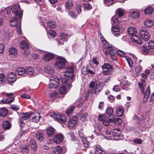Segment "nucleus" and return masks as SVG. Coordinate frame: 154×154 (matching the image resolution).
<instances>
[{"label": "nucleus", "mask_w": 154, "mask_h": 154, "mask_svg": "<svg viewBox=\"0 0 154 154\" xmlns=\"http://www.w3.org/2000/svg\"><path fill=\"white\" fill-rule=\"evenodd\" d=\"M37 140L39 142L42 141L44 139V137L42 133L40 131H38L36 134Z\"/></svg>", "instance_id": "nucleus-24"}, {"label": "nucleus", "mask_w": 154, "mask_h": 154, "mask_svg": "<svg viewBox=\"0 0 154 154\" xmlns=\"http://www.w3.org/2000/svg\"><path fill=\"white\" fill-rule=\"evenodd\" d=\"M148 47L149 49L154 48V41H150L149 42L148 44Z\"/></svg>", "instance_id": "nucleus-53"}, {"label": "nucleus", "mask_w": 154, "mask_h": 154, "mask_svg": "<svg viewBox=\"0 0 154 154\" xmlns=\"http://www.w3.org/2000/svg\"><path fill=\"white\" fill-rule=\"evenodd\" d=\"M77 118L76 116H74L70 119L68 122L69 127L72 128L74 127L77 122Z\"/></svg>", "instance_id": "nucleus-11"}, {"label": "nucleus", "mask_w": 154, "mask_h": 154, "mask_svg": "<svg viewBox=\"0 0 154 154\" xmlns=\"http://www.w3.org/2000/svg\"><path fill=\"white\" fill-rule=\"evenodd\" d=\"M130 38L132 42H134L140 45H141L142 44V40L138 35H133Z\"/></svg>", "instance_id": "nucleus-12"}, {"label": "nucleus", "mask_w": 154, "mask_h": 154, "mask_svg": "<svg viewBox=\"0 0 154 154\" xmlns=\"http://www.w3.org/2000/svg\"><path fill=\"white\" fill-rule=\"evenodd\" d=\"M73 5V3L71 2H67L66 3V7L67 9L71 8Z\"/></svg>", "instance_id": "nucleus-55"}, {"label": "nucleus", "mask_w": 154, "mask_h": 154, "mask_svg": "<svg viewBox=\"0 0 154 154\" xmlns=\"http://www.w3.org/2000/svg\"><path fill=\"white\" fill-rule=\"evenodd\" d=\"M44 70L46 73L50 75H53L54 72V68L49 66H45Z\"/></svg>", "instance_id": "nucleus-15"}, {"label": "nucleus", "mask_w": 154, "mask_h": 154, "mask_svg": "<svg viewBox=\"0 0 154 154\" xmlns=\"http://www.w3.org/2000/svg\"><path fill=\"white\" fill-rule=\"evenodd\" d=\"M131 16L134 19L138 18L140 15L139 11L137 9H132L130 11Z\"/></svg>", "instance_id": "nucleus-14"}, {"label": "nucleus", "mask_w": 154, "mask_h": 154, "mask_svg": "<svg viewBox=\"0 0 154 154\" xmlns=\"http://www.w3.org/2000/svg\"><path fill=\"white\" fill-rule=\"evenodd\" d=\"M108 100L111 102H113L115 99V97L111 95H110L108 96Z\"/></svg>", "instance_id": "nucleus-62"}, {"label": "nucleus", "mask_w": 154, "mask_h": 154, "mask_svg": "<svg viewBox=\"0 0 154 154\" xmlns=\"http://www.w3.org/2000/svg\"><path fill=\"white\" fill-rule=\"evenodd\" d=\"M54 58L53 55L50 54L48 53L45 54L43 58V60L45 62H49Z\"/></svg>", "instance_id": "nucleus-20"}, {"label": "nucleus", "mask_w": 154, "mask_h": 154, "mask_svg": "<svg viewBox=\"0 0 154 154\" xmlns=\"http://www.w3.org/2000/svg\"><path fill=\"white\" fill-rule=\"evenodd\" d=\"M123 108L122 107H120L117 108L116 110L117 116H122L123 113Z\"/></svg>", "instance_id": "nucleus-31"}, {"label": "nucleus", "mask_w": 154, "mask_h": 154, "mask_svg": "<svg viewBox=\"0 0 154 154\" xmlns=\"http://www.w3.org/2000/svg\"><path fill=\"white\" fill-rule=\"evenodd\" d=\"M9 52L11 54L15 55L17 54V51L16 48L14 47H11L9 49Z\"/></svg>", "instance_id": "nucleus-37"}, {"label": "nucleus", "mask_w": 154, "mask_h": 154, "mask_svg": "<svg viewBox=\"0 0 154 154\" xmlns=\"http://www.w3.org/2000/svg\"><path fill=\"white\" fill-rule=\"evenodd\" d=\"M8 112V109L5 107L0 108V118H3L5 117Z\"/></svg>", "instance_id": "nucleus-17"}, {"label": "nucleus", "mask_w": 154, "mask_h": 154, "mask_svg": "<svg viewBox=\"0 0 154 154\" xmlns=\"http://www.w3.org/2000/svg\"><path fill=\"white\" fill-rule=\"evenodd\" d=\"M140 34L143 39L145 41H148L150 39V36L149 34L145 30H141L140 32Z\"/></svg>", "instance_id": "nucleus-9"}, {"label": "nucleus", "mask_w": 154, "mask_h": 154, "mask_svg": "<svg viewBox=\"0 0 154 154\" xmlns=\"http://www.w3.org/2000/svg\"><path fill=\"white\" fill-rule=\"evenodd\" d=\"M136 31V29L133 27H130L128 28V33L132 35H134V34L135 33Z\"/></svg>", "instance_id": "nucleus-36"}, {"label": "nucleus", "mask_w": 154, "mask_h": 154, "mask_svg": "<svg viewBox=\"0 0 154 154\" xmlns=\"http://www.w3.org/2000/svg\"><path fill=\"white\" fill-rule=\"evenodd\" d=\"M66 60L61 57L59 56L56 59V62L54 64L55 67L58 69H62L65 67Z\"/></svg>", "instance_id": "nucleus-5"}, {"label": "nucleus", "mask_w": 154, "mask_h": 154, "mask_svg": "<svg viewBox=\"0 0 154 154\" xmlns=\"http://www.w3.org/2000/svg\"><path fill=\"white\" fill-rule=\"evenodd\" d=\"M109 120L106 118L102 122V123L103 125L105 126H107L109 124Z\"/></svg>", "instance_id": "nucleus-61"}, {"label": "nucleus", "mask_w": 154, "mask_h": 154, "mask_svg": "<svg viewBox=\"0 0 154 154\" xmlns=\"http://www.w3.org/2000/svg\"><path fill=\"white\" fill-rule=\"evenodd\" d=\"M22 152L28 153L29 152V146L28 145H23L21 147Z\"/></svg>", "instance_id": "nucleus-40"}, {"label": "nucleus", "mask_w": 154, "mask_h": 154, "mask_svg": "<svg viewBox=\"0 0 154 154\" xmlns=\"http://www.w3.org/2000/svg\"><path fill=\"white\" fill-rule=\"evenodd\" d=\"M50 83L49 85V88L50 89H56L58 86L60 80L58 79L51 77L50 79Z\"/></svg>", "instance_id": "nucleus-6"}, {"label": "nucleus", "mask_w": 154, "mask_h": 154, "mask_svg": "<svg viewBox=\"0 0 154 154\" xmlns=\"http://www.w3.org/2000/svg\"><path fill=\"white\" fill-rule=\"evenodd\" d=\"M63 139V137L62 134H58L56 135L54 138V141L57 143H59L62 141Z\"/></svg>", "instance_id": "nucleus-16"}, {"label": "nucleus", "mask_w": 154, "mask_h": 154, "mask_svg": "<svg viewBox=\"0 0 154 154\" xmlns=\"http://www.w3.org/2000/svg\"><path fill=\"white\" fill-rule=\"evenodd\" d=\"M79 135L84 146L86 148L88 147L89 146V142L87 140L85 136L82 133H79Z\"/></svg>", "instance_id": "nucleus-13"}, {"label": "nucleus", "mask_w": 154, "mask_h": 154, "mask_svg": "<svg viewBox=\"0 0 154 154\" xmlns=\"http://www.w3.org/2000/svg\"><path fill=\"white\" fill-rule=\"evenodd\" d=\"M60 38L62 39L64 42L67 41L68 38V35L66 33H62L60 34Z\"/></svg>", "instance_id": "nucleus-39"}, {"label": "nucleus", "mask_w": 154, "mask_h": 154, "mask_svg": "<svg viewBox=\"0 0 154 154\" xmlns=\"http://www.w3.org/2000/svg\"><path fill=\"white\" fill-rule=\"evenodd\" d=\"M149 51V49L147 48L146 46H143L142 49L141 50V52L143 54L146 55L148 53Z\"/></svg>", "instance_id": "nucleus-45"}, {"label": "nucleus", "mask_w": 154, "mask_h": 154, "mask_svg": "<svg viewBox=\"0 0 154 154\" xmlns=\"http://www.w3.org/2000/svg\"><path fill=\"white\" fill-rule=\"evenodd\" d=\"M10 106L11 108L14 110L17 111L19 109V106L17 105L11 104Z\"/></svg>", "instance_id": "nucleus-54"}, {"label": "nucleus", "mask_w": 154, "mask_h": 154, "mask_svg": "<svg viewBox=\"0 0 154 154\" xmlns=\"http://www.w3.org/2000/svg\"><path fill=\"white\" fill-rule=\"evenodd\" d=\"M20 45L21 48L23 50L27 49L28 48V45L27 43L24 41L21 42Z\"/></svg>", "instance_id": "nucleus-34"}, {"label": "nucleus", "mask_w": 154, "mask_h": 154, "mask_svg": "<svg viewBox=\"0 0 154 154\" xmlns=\"http://www.w3.org/2000/svg\"><path fill=\"white\" fill-rule=\"evenodd\" d=\"M117 14L119 17H121L123 15L124 12L122 9L119 8L117 10Z\"/></svg>", "instance_id": "nucleus-48"}, {"label": "nucleus", "mask_w": 154, "mask_h": 154, "mask_svg": "<svg viewBox=\"0 0 154 154\" xmlns=\"http://www.w3.org/2000/svg\"><path fill=\"white\" fill-rule=\"evenodd\" d=\"M75 108V106H70L69 107L66 112V113L67 115H69L72 112Z\"/></svg>", "instance_id": "nucleus-41"}, {"label": "nucleus", "mask_w": 154, "mask_h": 154, "mask_svg": "<svg viewBox=\"0 0 154 154\" xmlns=\"http://www.w3.org/2000/svg\"><path fill=\"white\" fill-rule=\"evenodd\" d=\"M40 115L39 113H37L35 116L33 117L32 120V122H38L40 118Z\"/></svg>", "instance_id": "nucleus-38"}, {"label": "nucleus", "mask_w": 154, "mask_h": 154, "mask_svg": "<svg viewBox=\"0 0 154 154\" xmlns=\"http://www.w3.org/2000/svg\"><path fill=\"white\" fill-rule=\"evenodd\" d=\"M8 104H9L13 102L15 100V98L13 97H10L7 98Z\"/></svg>", "instance_id": "nucleus-59"}, {"label": "nucleus", "mask_w": 154, "mask_h": 154, "mask_svg": "<svg viewBox=\"0 0 154 154\" xmlns=\"http://www.w3.org/2000/svg\"><path fill=\"white\" fill-rule=\"evenodd\" d=\"M25 69L23 68H17L15 72V74L17 75H22L26 73Z\"/></svg>", "instance_id": "nucleus-23"}, {"label": "nucleus", "mask_w": 154, "mask_h": 154, "mask_svg": "<svg viewBox=\"0 0 154 154\" xmlns=\"http://www.w3.org/2000/svg\"><path fill=\"white\" fill-rule=\"evenodd\" d=\"M114 1V0H104V2L106 6H109L116 2Z\"/></svg>", "instance_id": "nucleus-42"}, {"label": "nucleus", "mask_w": 154, "mask_h": 154, "mask_svg": "<svg viewBox=\"0 0 154 154\" xmlns=\"http://www.w3.org/2000/svg\"><path fill=\"white\" fill-rule=\"evenodd\" d=\"M56 32L53 30H51L49 32V35L51 36H55L56 35Z\"/></svg>", "instance_id": "nucleus-64"}, {"label": "nucleus", "mask_w": 154, "mask_h": 154, "mask_svg": "<svg viewBox=\"0 0 154 154\" xmlns=\"http://www.w3.org/2000/svg\"><path fill=\"white\" fill-rule=\"evenodd\" d=\"M153 11V8L149 7L147 8L145 10V13L146 14L149 15L151 14Z\"/></svg>", "instance_id": "nucleus-33"}, {"label": "nucleus", "mask_w": 154, "mask_h": 154, "mask_svg": "<svg viewBox=\"0 0 154 154\" xmlns=\"http://www.w3.org/2000/svg\"><path fill=\"white\" fill-rule=\"evenodd\" d=\"M133 141L135 143H137L138 144H140L142 142L141 139L138 138L135 139L133 140Z\"/></svg>", "instance_id": "nucleus-63"}, {"label": "nucleus", "mask_w": 154, "mask_h": 154, "mask_svg": "<svg viewBox=\"0 0 154 154\" xmlns=\"http://www.w3.org/2000/svg\"><path fill=\"white\" fill-rule=\"evenodd\" d=\"M20 114H21V118L19 119V123L20 127H22L24 125L23 120H26L28 119L31 117L32 114L22 112H21Z\"/></svg>", "instance_id": "nucleus-7"}, {"label": "nucleus", "mask_w": 154, "mask_h": 154, "mask_svg": "<svg viewBox=\"0 0 154 154\" xmlns=\"http://www.w3.org/2000/svg\"><path fill=\"white\" fill-rule=\"evenodd\" d=\"M126 59L129 66L130 67H132L133 66V62L132 60L128 57L126 58Z\"/></svg>", "instance_id": "nucleus-51"}, {"label": "nucleus", "mask_w": 154, "mask_h": 154, "mask_svg": "<svg viewBox=\"0 0 154 154\" xmlns=\"http://www.w3.org/2000/svg\"><path fill=\"white\" fill-rule=\"evenodd\" d=\"M115 124L116 125H120L122 123V120L121 119L117 118L116 119H115V120L114 121Z\"/></svg>", "instance_id": "nucleus-58"}, {"label": "nucleus", "mask_w": 154, "mask_h": 154, "mask_svg": "<svg viewBox=\"0 0 154 154\" xmlns=\"http://www.w3.org/2000/svg\"><path fill=\"white\" fill-rule=\"evenodd\" d=\"M12 11L14 17L11 19L10 23L11 26H14L17 24V21L19 20L22 18L23 11L21 10L20 5L18 4L14 5Z\"/></svg>", "instance_id": "nucleus-2"}, {"label": "nucleus", "mask_w": 154, "mask_h": 154, "mask_svg": "<svg viewBox=\"0 0 154 154\" xmlns=\"http://www.w3.org/2000/svg\"><path fill=\"white\" fill-rule=\"evenodd\" d=\"M55 129L52 127H49L46 131V133L48 136L51 137L55 133Z\"/></svg>", "instance_id": "nucleus-22"}, {"label": "nucleus", "mask_w": 154, "mask_h": 154, "mask_svg": "<svg viewBox=\"0 0 154 154\" xmlns=\"http://www.w3.org/2000/svg\"><path fill=\"white\" fill-rule=\"evenodd\" d=\"M50 116L60 123H63L66 121V116L65 115H62L60 114L53 112L50 113Z\"/></svg>", "instance_id": "nucleus-4"}, {"label": "nucleus", "mask_w": 154, "mask_h": 154, "mask_svg": "<svg viewBox=\"0 0 154 154\" xmlns=\"http://www.w3.org/2000/svg\"><path fill=\"white\" fill-rule=\"evenodd\" d=\"M74 69L73 68L69 66L66 69V71L65 72L64 75L66 77L61 78V81L63 84H65L69 88H71L72 86V83L75 80V76L74 74Z\"/></svg>", "instance_id": "nucleus-1"}, {"label": "nucleus", "mask_w": 154, "mask_h": 154, "mask_svg": "<svg viewBox=\"0 0 154 154\" xmlns=\"http://www.w3.org/2000/svg\"><path fill=\"white\" fill-rule=\"evenodd\" d=\"M142 67L140 66H138L136 67L135 70L138 76H139L140 74L142 71Z\"/></svg>", "instance_id": "nucleus-43"}, {"label": "nucleus", "mask_w": 154, "mask_h": 154, "mask_svg": "<svg viewBox=\"0 0 154 154\" xmlns=\"http://www.w3.org/2000/svg\"><path fill=\"white\" fill-rule=\"evenodd\" d=\"M3 128L5 130H8L10 129L11 124L10 122L8 121L4 122L2 124Z\"/></svg>", "instance_id": "nucleus-29"}, {"label": "nucleus", "mask_w": 154, "mask_h": 154, "mask_svg": "<svg viewBox=\"0 0 154 154\" xmlns=\"http://www.w3.org/2000/svg\"><path fill=\"white\" fill-rule=\"evenodd\" d=\"M103 69H104L103 71V73L104 75H109L112 71L113 67L109 64L105 63L102 66Z\"/></svg>", "instance_id": "nucleus-8"}, {"label": "nucleus", "mask_w": 154, "mask_h": 154, "mask_svg": "<svg viewBox=\"0 0 154 154\" xmlns=\"http://www.w3.org/2000/svg\"><path fill=\"white\" fill-rule=\"evenodd\" d=\"M30 143L31 148L34 150L36 151L38 148V146L35 140H31L30 142Z\"/></svg>", "instance_id": "nucleus-27"}, {"label": "nucleus", "mask_w": 154, "mask_h": 154, "mask_svg": "<svg viewBox=\"0 0 154 154\" xmlns=\"http://www.w3.org/2000/svg\"><path fill=\"white\" fill-rule=\"evenodd\" d=\"M108 119L111 122H114L115 120V116L113 114L109 115L108 116Z\"/></svg>", "instance_id": "nucleus-49"}, {"label": "nucleus", "mask_w": 154, "mask_h": 154, "mask_svg": "<svg viewBox=\"0 0 154 154\" xmlns=\"http://www.w3.org/2000/svg\"><path fill=\"white\" fill-rule=\"evenodd\" d=\"M95 149L96 154H105V151L101 147H96Z\"/></svg>", "instance_id": "nucleus-30"}, {"label": "nucleus", "mask_w": 154, "mask_h": 154, "mask_svg": "<svg viewBox=\"0 0 154 154\" xmlns=\"http://www.w3.org/2000/svg\"><path fill=\"white\" fill-rule=\"evenodd\" d=\"M5 75L3 73H0V84L5 82Z\"/></svg>", "instance_id": "nucleus-57"}, {"label": "nucleus", "mask_w": 154, "mask_h": 154, "mask_svg": "<svg viewBox=\"0 0 154 154\" xmlns=\"http://www.w3.org/2000/svg\"><path fill=\"white\" fill-rule=\"evenodd\" d=\"M64 84L65 85V86L63 85H62L59 89L60 93L63 94H66L67 93V89L65 86H66V84Z\"/></svg>", "instance_id": "nucleus-28"}, {"label": "nucleus", "mask_w": 154, "mask_h": 154, "mask_svg": "<svg viewBox=\"0 0 154 154\" xmlns=\"http://www.w3.org/2000/svg\"><path fill=\"white\" fill-rule=\"evenodd\" d=\"M82 6L81 5L79 4L77 5L76 6V10L78 14H79L82 12Z\"/></svg>", "instance_id": "nucleus-52"}, {"label": "nucleus", "mask_w": 154, "mask_h": 154, "mask_svg": "<svg viewBox=\"0 0 154 154\" xmlns=\"http://www.w3.org/2000/svg\"><path fill=\"white\" fill-rule=\"evenodd\" d=\"M68 14L73 19H75L77 17V15L75 14V13L72 11H69Z\"/></svg>", "instance_id": "nucleus-46"}, {"label": "nucleus", "mask_w": 154, "mask_h": 154, "mask_svg": "<svg viewBox=\"0 0 154 154\" xmlns=\"http://www.w3.org/2000/svg\"><path fill=\"white\" fill-rule=\"evenodd\" d=\"M106 113L109 115L113 114L114 111L112 108L111 107H108L106 109Z\"/></svg>", "instance_id": "nucleus-47"}, {"label": "nucleus", "mask_w": 154, "mask_h": 154, "mask_svg": "<svg viewBox=\"0 0 154 154\" xmlns=\"http://www.w3.org/2000/svg\"><path fill=\"white\" fill-rule=\"evenodd\" d=\"M119 27L118 26H115L112 27V33L115 35L116 36L119 34Z\"/></svg>", "instance_id": "nucleus-21"}, {"label": "nucleus", "mask_w": 154, "mask_h": 154, "mask_svg": "<svg viewBox=\"0 0 154 154\" xmlns=\"http://www.w3.org/2000/svg\"><path fill=\"white\" fill-rule=\"evenodd\" d=\"M92 8V6L88 3L84 4V9L86 10H89Z\"/></svg>", "instance_id": "nucleus-56"}, {"label": "nucleus", "mask_w": 154, "mask_h": 154, "mask_svg": "<svg viewBox=\"0 0 154 154\" xmlns=\"http://www.w3.org/2000/svg\"><path fill=\"white\" fill-rule=\"evenodd\" d=\"M62 148L60 146H57L55 148L53 151V154H61L63 152Z\"/></svg>", "instance_id": "nucleus-25"}, {"label": "nucleus", "mask_w": 154, "mask_h": 154, "mask_svg": "<svg viewBox=\"0 0 154 154\" xmlns=\"http://www.w3.org/2000/svg\"><path fill=\"white\" fill-rule=\"evenodd\" d=\"M145 79H141V82H139L138 83L140 89L141 91L143 94L144 92V87L146 86Z\"/></svg>", "instance_id": "nucleus-18"}, {"label": "nucleus", "mask_w": 154, "mask_h": 154, "mask_svg": "<svg viewBox=\"0 0 154 154\" xmlns=\"http://www.w3.org/2000/svg\"><path fill=\"white\" fill-rule=\"evenodd\" d=\"M16 75L14 72H11L8 75L7 80L10 83H13L17 79Z\"/></svg>", "instance_id": "nucleus-10"}, {"label": "nucleus", "mask_w": 154, "mask_h": 154, "mask_svg": "<svg viewBox=\"0 0 154 154\" xmlns=\"http://www.w3.org/2000/svg\"><path fill=\"white\" fill-rule=\"evenodd\" d=\"M48 26L52 29H54L56 27L55 23L54 21H49L47 23Z\"/></svg>", "instance_id": "nucleus-44"}, {"label": "nucleus", "mask_w": 154, "mask_h": 154, "mask_svg": "<svg viewBox=\"0 0 154 154\" xmlns=\"http://www.w3.org/2000/svg\"><path fill=\"white\" fill-rule=\"evenodd\" d=\"M100 121L103 122L106 118V115H99L98 117Z\"/></svg>", "instance_id": "nucleus-60"}, {"label": "nucleus", "mask_w": 154, "mask_h": 154, "mask_svg": "<svg viewBox=\"0 0 154 154\" xmlns=\"http://www.w3.org/2000/svg\"><path fill=\"white\" fill-rule=\"evenodd\" d=\"M26 74L31 75L33 74L34 71L33 68L31 66H27L25 69Z\"/></svg>", "instance_id": "nucleus-32"}, {"label": "nucleus", "mask_w": 154, "mask_h": 154, "mask_svg": "<svg viewBox=\"0 0 154 154\" xmlns=\"http://www.w3.org/2000/svg\"><path fill=\"white\" fill-rule=\"evenodd\" d=\"M154 23L152 20L147 19L144 22L145 26L147 27H150L153 26Z\"/></svg>", "instance_id": "nucleus-26"}, {"label": "nucleus", "mask_w": 154, "mask_h": 154, "mask_svg": "<svg viewBox=\"0 0 154 154\" xmlns=\"http://www.w3.org/2000/svg\"><path fill=\"white\" fill-rule=\"evenodd\" d=\"M104 85V84L103 82H100L97 83L95 81H92L90 84V90L88 93L97 95L102 90Z\"/></svg>", "instance_id": "nucleus-3"}, {"label": "nucleus", "mask_w": 154, "mask_h": 154, "mask_svg": "<svg viewBox=\"0 0 154 154\" xmlns=\"http://www.w3.org/2000/svg\"><path fill=\"white\" fill-rule=\"evenodd\" d=\"M150 93V90L149 86L147 89L146 90V92H144V93L143 94H144V97L143 98V101L144 102H146L147 100V99L149 98V95Z\"/></svg>", "instance_id": "nucleus-19"}, {"label": "nucleus", "mask_w": 154, "mask_h": 154, "mask_svg": "<svg viewBox=\"0 0 154 154\" xmlns=\"http://www.w3.org/2000/svg\"><path fill=\"white\" fill-rule=\"evenodd\" d=\"M112 47L110 46H108L107 47L106 49V51H105V54L107 55H108L110 54L111 52V51H112Z\"/></svg>", "instance_id": "nucleus-50"}, {"label": "nucleus", "mask_w": 154, "mask_h": 154, "mask_svg": "<svg viewBox=\"0 0 154 154\" xmlns=\"http://www.w3.org/2000/svg\"><path fill=\"white\" fill-rule=\"evenodd\" d=\"M88 113L87 112H85L81 115L80 119L82 122L88 120Z\"/></svg>", "instance_id": "nucleus-35"}]
</instances>
